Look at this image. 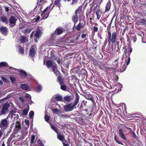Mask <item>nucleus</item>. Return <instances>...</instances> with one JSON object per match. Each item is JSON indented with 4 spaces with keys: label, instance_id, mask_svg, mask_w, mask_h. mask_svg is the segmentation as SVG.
I'll list each match as a JSON object with an SVG mask.
<instances>
[{
    "label": "nucleus",
    "instance_id": "nucleus-21",
    "mask_svg": "<svg viewBox=\"0 0 146 146\" xmlns=\"http://www.w3.org/2000/svg\"><path fill=\"white\" fill-rule=\"evenodd\" d=\"M98 66L100 69L102 70L106 69L109 68L105 64L102 63L99 64Z\"/></svg>",
    "mask_w": 146,
    "mask_h": 146
},
{
    "label": "nucleus",
    "instance_id": "nucleus-59",
    "mask_svg": "<svg viewBox=\"0 0 146 146\" xmlns=\"http://www.w3.org/2000/svg\"><path fill=\"white\" fill-rule=\"evenodd\" d=\"M34 31H33L31 33V35H30V38H32L33 37V36L34 35Z\"/></svg>",
    "mask_w": 146,
    "mask_h": 146
},
{
    "label": "nucleus",
    "instance_id": "nucleus-7",
    "mask_svg": "<svg viewBox=\"0 0 146 146\" xmlns=\"http://www.w3.org/2000/svg\"><path fill=\"white\" fill-rule=\"evenodd\" d=\"M21 128V123L18 121H17L15 125V127L13 133L14 134L17 133L20 130Z\"/></svg>",
    "mask_w": 146,
    "mask_h": 146
},
{
    "label": "nucleus",
    "instance_id": "nucleus-22",
    "mask_svg": "<svg viewBox=\"0 0 146 146\" xmlns=\"http://www.w3.org/2000/svg\"><path fill=\"white\" fill-rule=\"evenodd\" d=\"M46 66L48 68H50V67L52 68V67L54 65H53L52 62L50 60H48L46 62Z\"/></svg>",
    "mask_w": 146,
    "mask_h": 146
},
{
    "label": "nucleus",
    "instance_id": "nucleus-58",
    "mask_svg": "<svg viewBox=\"0 0 146 146\" xmlns=\"http://www.w3.org/2000/svg\"><path fill=\"white\" fill-rule=\"evenodd\" d=\"M115 43L117 45V47L118 48V49H119V41H115Z\"/></svg>",
    "mask_w": 146,
    "mask_h": 146
},
{
    "label": "nucleus",
    "instance_id": "nucleus-28",
    "mask_svg": "<svg viewBox=\"0 0 146 146\" xmlns=\"http://www.w3.org/2000/svg\"><path fill=\"white\" fill-rule=\"evenodd\" d=\"M52 69L54 74L56 75H57L58 73H59V72L57 70V66L56 64H55V65L53 66L52 67Z\"/></svg>",
    "mask_w": 146,
    "mask_h": 146
},
{
    "label": "nucleus",
    "instance_id": "nucleus-5",
    "mask_svg": "<svg viewBox=\"0 0 146 146\" xmlns=\"http://www.w3.org/2000/svg\"><path fill=\"white\" fill-rule=\"evenodd\" d=\"M80 35V32H78L76 37L73 38H68L66 40L67 42L68 43H74L76 42V40L78 39Z\"/></svg>",
    "mask_w": 146,
    "mask_h": 146
},
{
    "label": "nucleus",
    "instance_id": "nucleus-51",
    "mask_svg": "<svg viewBox=\"0 0 146 146\" xmlns=\"http://www.w3.org/2000/svg\"><path fill=\"white\" fill-rule=\"evenodd\" d=\"M78 2V0H72V2L71 3V5H75Z\"/></svg>",
    "mask_w": 146,
    "mask_h": 146
},
{
    "label": "nucleus",
    "instance_id": "nucleus-48",
    "mask_svg": "<svg viewBox=\"0 0 146 146\" xmlns=\"http://www.w3.org/2000/svg\"><path fill=\"white\" fill-rule=\"evenodd\" d=\"M93 30L94 32H97L98 31V28L97 27L94 26L93 27Z\"/></svg>",
    "mask_w": 146,
    "mask_h": 146
},
{
    "label": "nucleus",
    "instance_id": "nucleus-38",
    "mask_svg": "<svg viewBox=\"0 0 146 146\" xmlns=\"http://www.w3.org/2000/svg\"><path fill=\"white\" fill-rule=\"evenodd\" d=\"M56 56L54 54L53 51H51L50 52V58L51 59H54L55 58Z\"/></svg>",
    "mask_w": 146,
    "mask_h": 146
},
{
    "label": "nucleus",
    "instance_id": "nucleus-8",
    "mask_svg": "<svg viewBox=\"0 0 146 146\" xmlns=\"http://www.w3.org/2000/svg\"><path fill=\"white\" fill-rule=\"evenodd\" d=\"M6 119L7 118L1 120L0 122V127L1 128L5 129L8 125V121Z\"/></svg>",
    "mask_w": 146,
    "mask_h": 146
},
{
    "label": "nucleus",
    "instance_id": "nucleus-62",
    "mask_svg": "<svg viewBox=\"0 0 146 146\" xmlns=\"http://www.w3.org/2000/svg\"><path fill=\"white\" fill-rule=\"evenodd\" d=\"M125 31H126V28H125V29H124L123 30V31H122V35L123 36L124 35Z\"/></svg>",
    "mask_w": 146,
    "mask_h": 146
},
{
    "label": "nucleus",
    "instance_id": "nucleus-53",
    "mask_svg": "<svg viewBox=\"0 0 146 146\" xmlns=\"http://www.w3.org/2000/svg\"><path fill=\"white\" fill-rule=\"evenodd\" d=\"M51 127L52 129L54 130L57 133V128L55 126H52Z\"/></svg>",
    "mask_w": 146,
    "mask_h": 146
},
{
    "label": "nucleus",
    "instance_id": "nucleus-15",
    "mask_svg": "<svg viewBox=\"0 0 146 146\" xmlns=\"http://www.w3.org/2000/svg\"><path fill=\"white\" fill-rule=\"evenodd\" d=\"M63 99L64 102H69L71 101L72 98L71 96L67 95L64 96Z\"/></svg>",
    "mask_w": 146,
    "mask_h": 146
},
{
    "label": "nucleus",
    "instance_id": "nucleus-61",
    "mask_svg": "<svg viewBox=\"0 0 146 146\" xmlns=\"http://www.w3.org/2000/svg\"><path fill=\"white\" fill-rule=\"evenodd\" d=\"M25 122L26 124L27 125H29V121L28 120H25Z\"/></svg>",
    "mask_w": 146,
    "mask_h": 146
},
{
    "label": "nucleus",
    "instance_id": "nucleus-33",
    "mask_svg": "<svg viewBox=\"0 0 146 146\" xmlns=\"http://www.w3.org/2000/svg\"><path fill=\"white\" fill-rule=\"evenodd\" d=\"M19 48V52L21 54H23L24 53V48L21 45L18 46Z\"/></svg>",
    "mask_w": 146,
    "mask_h": 146
},
{
    "label": "nucleus",
    "instance_id": "nucleus-6",
    "mask_svg": "<svg viewBox=\"0 0 146 146\" xmlns=\"http://www.w3.org/2000/svg\"><path fill=\"white\" fill-rule=\"evenodd\" d=\"M17 20V19H16L15 17L13 16L10 17L9 21V25L11 27H14L16 25V21Z\"/></svg>",
    "mask_w": 146,
    "mask_h": 146
},
{
    "label": "nucleus",
    "instance_id": "nucleus-60",
    "mask_svg": "<svg viewBox=\"0 0 146 146\" xmlns=\"http://www.w3.org/2000/svg\"><path fill=\"white\" fill-rule=\"evenodd\" d=\"M86 36V35L85 34H83L81 35V37L82 38H84Z\"/></svg>",
    "mask_w": 146,
    "mask_h": 146
},
{
    "label": "nucleus",
    "instance_id": "nucleus-3",
    "mask_svg": "<svg viewBox=\"0 0 146 146\" xmlns=\"http://www.w3.org/2000/svg\"><path fill=\"white\" fill-rule=\"evenodd\" d=\"M117 29L113 32L112 34L110 30L108 31L107 38L109 44L110 45L111 43H113L115 42L117 39Z\"/></svg>",
    "mask_w": 146,
    "mask_h": 146
},
{
    "label": "nucleus",
    "instance_id": "nucleus-39",
    "mask_svg": "<svg viewBox=\"0 0 146 146\" xmlns=\"http://www.w3.org/2000/svg\"><path fill=\"white\" fill-rule=\"evenodd\" d=\"M57 137L58 139L61 141H62L64 139V136H63L61 134L58 135Z\"/></svg>",
    "mask_w": 146,
    "mask_h": 146
},
{
    "label": "nucleus",
    "instance_id": "nucleus-52",
    "mask_svg": "<svg viewBox=\"0 0 146 146\" xmlns=\"http://www.w3.org/2000/svg\"><path fill=\"white\" fill-rule=\"evenodd\" d=\"M132 136L135 139H137V136H136V135L135 133L134 132H132Z\"/></svg>",
    "mask_w": 146,
    "mask_h": 146
},
{
    "label": "nucleus",
    "instance_id": "nucleus-41",
    "mask_svg": "<svg viewBox=\"0 0 146 146\" xmlns=\"http://www.w3.org/2000/svg\"><path fill=\"white\" fill-rule=\"evenodd\" d=\"M114 139L115 140L116 142L118 144H119L123 145V144L122 143L120 142L117 139V136L116 135H115L114 136Z\"/></svg>",
    "mask_w": 146,
    "mask_h": 146
},
{
    "label": "nucleus",
    "instance_id": "nucleus-19",
    "mask_svg": "<svg viewBox=\"0 0 146 146\" xmlns=\"http://www.w3.org/2000/svg\"><path fill=\"white\" fill-rule=\"evenodd\" d=\"M137 24L139 25H144L146 24V19H141L137 22Z\"/></svg>",
    "mask_w": 146,
    "mask_h": 146
},
{
    "label": "nucleus",
    "instance_id": "nucleus-27",
    "mask_svg": "<svg viewBox=\"0 0 146 146\" xmlns=\"http://www.w3.org/2000/svg\"><path fill=\"white\" fill-rule=\"evenodd\" d=\"M55 98L56 99V100L57 101L62 102L63 101V98L62 97V96H61L60 95L58 94H56V95Z\"/></svg>",
    "mask_w": 146,
    "mask_h": 146
},
{
    "label": "nucleus",
    "instance_id": "nucleus-44",
    "mask_svg": "<svg viewBox=\"0 0 146 146\" xmlns=\"http://www.w3.org/2000/svg\"><path fill=\"white\" fill-rule=\"evenodd\" d=\"M11 80V82L13 84H14L16 80L15 78L11 76L9 77Z\"/></svg>",
    "mask_w": 146,
    "mask_h": 146
},
{
    "label": "nucleus",
    "instance_id": "nucleus-23",
    "mask_svg": "<svg viewBox=\"0 0 146 146\" xmlns=\"http://www.w3.org/2000/svg\"><path fill=\"white\" fill-rule=\"evenodd\" d=\"M5 66L9 67L10 69H14L13 68L9 67L8 66V64L7 63L5 62H1L0 63V67H4Z\"/></svg>",
    "mask_w": 146,
    "mask_h": 146
},
{
    "label": "nucleus",
    "instance_id": "nucleus-29",
    "mask_svg": "<svg viewBox=\"0 0 146 146\" xmlns=\"http://www.w3.org/2000/svg\"><path fill=\"white\" fill-rule=\"evenodd\" d=\"M20 88L24 90H27L29 88V87L27 85L22 84L20 86Z\"/></svg>",
    "mask_w": 146,
    "mask_h": 146
},
{
    "label": "nucleus",
    "instance_id": "nucleus-45",
    "mask_svg": "<svg viewBox=\"0 0 146 146\" xmlns=\"http://www.w3.org/2000/svg\"><path fill=\"white\" fill-rule=\"evenodd\" d=\"M29 110V109H24L23 111V114L25 115H27Z\"/></svg>",
    "mask_w": 146,
    "mask_h": 146
},
{
    "label": "nucleus",
    "instance_id": "nucleus-25",
    "mask_svg": "<svg viewBox=\"0 0 146 146\" xmlns=\"http://www.w3.org/2000/svg\"><path fill=\"white\" fill-rule=\"evenodd\" d=\"M33 29L32 28H28L23 30L22 31L23 33L26 35L30 33L32 31Z\"/></svg>",
    "mask_w": 146,
    "mask_h": 146
},
{
    "label": "nucleus",
    "instance_id": "nucleus-16",
    "mask_svg": "<svg viewBox=\"0 0 146 146\" xmlns=\"http://www.w3.org/2000/svg\"><path fill=\"white\" fill-rule=\"evenodd\" d=\"M58 81L60 84H64V80L63 77L59 75L57 77Z\"/></svg>",
    "mask_w": 146,
    "mask_h": 146
},
{
    "label": "nucleus",
    "instance_id": "nucleus-2",
    "mask_svg": "<svg viewBox=\"0 0 146 146\" xmlns=\"http://www.w3.org/2000/svg\"><path fill=\"white\" fill-rule=\"evenodd\" d=\"M80 97L78 93H76V98L74 103H71L69 104L66 105L64 106V109L66 112H69L72 111L76 105L79 102Z\"/></svg>",
    "mask_w": 146,
    "mask_h": 146
},
{
    "label": "nucleus",
    "instance_id": "nucleus-49",
    "mask_svg": "<svg viewBox=\"0 0 146 146\" xmlns=\"http://www.w3.org/2000/svg\"><path fill=\"white\" fill-rule=\"evenodd\" d=\"M25 97L27 99H31V96L28 94H25Z\"/></svg>",
    "mask_w": 146,
    "mask_h": 146
},
{
    "label": "nucleus",
    "instance_id": "nucleus-36",
    "mask_svg": "<svg viewBox=\"0 0 146 146\" xmlns=\"http://www.w3.org/2000/svg\"><path fill=\"white\" fill-rule=\"evenodd\" d=\"M84 25H83L80 22L78 24L76 27V29L78 31H80L81 29L83 28L84 27Z\"/></svg>",
    "mask_w": 146,
    "mask_h": 146
},
{
    "label": "nucleus",
    "instance_id": "nucleus-54",
    "mask_svg": "<svg viewBox=\"0 0 146 146\" xmlns=\"http://www.w3.org/2000/svg\"><path fill=\"white\" fill-rule=\"evenodd\" d=\"M19 99L20 101L22 102H24V100L22 97H19Z\"/></svg>",
    "mask_w": 146,
    "mask_h": 146
},
{
    "label": "nucleus",
    "instance_id": "nucleus-50",
    "mask_svg": "<svg viewBox=\"0 0 146 146\" xmlns=\"http://www.w3.org/2000/svg\"><path fill=\"white\" fill-rule=\"evenodd\" d=\"M17 112V110L15 109H14L13 110H11L10 111V113L11 114H13Z\"/></svg>",
    "mask_w": 146,
    "mask_h": 146
},
{
    "label": "nucleus",
    "instance_id": "nucleus-30",
    "mask_svg": "<svg viewBox=\"0 0 146 146\" xmlns=\"http://www.w3.org/2000/svg\"><path fill=\"white\" fill-rule=\"evenodd\" d=\"M82 9V6H79L75 11V14L77 15L80 14L81 12Z\"/></svg>",
    "mask_w": 146,
    "mask_h": 146
},
{
    "label": "nucleus",
    "instance_id": "nucleus-31",
    "mask_svg": "<svg viewBox=\"0 0 146 146\" xmlns=\"http://www.w3.org/2000/svg\"><path fill=\"white\" fill-rule=\"evenodd\" d=\"M138 6H139V9L141 10H142L146 8V4L145 3H140Z\"/></svg>",
    "mask_w": 146,
    "mask_h": 146
},
{
    "label": "nucleus",
    "instance_id": "nucleus-14",
    "mask_svg": "<svg viewBox=\"0 0 146 146\" xmlns=\"http://www.w3.org/2000/svg\"><path fill=\"white\" fill-rule=\"evenodd\" d=\"M19 41L22 43H24L28 41V39L25 36H21L19 38Z\"/></svg>",
    "mask_w": 146,
    "mask_h": 146
},
{
    "label": "nucleus",
    "instance_id": "nucleus-57",
    "mask_svg": "<svg viewBox=\"0 0 146 146\" xmlns=\"http://www.w3.org/2000/svg\"><path fill=\"white\" fill-rule=\"evenodd\" d=\"M26 26L24 25H22L21 26H20L19 29H23L25 28L26 27Z\"/></svg>",
    "mask_w": 146,
    "mask_h": 146
},
{
    "label": "nucleus",
    "instance_id": "nucleus-37",
    "mask_svg": "<svg viewBox=\"0 0 146 146\" xmlns=\"http://www.w3.org/2000/svg\"><path fill=\"white\" fill-rule=\"evenodd\" d=\"M83 140L84 141V146H93L92 144V143H89L88 141H87L84 139H83Z\"/></svg>",
    "mask_w": 146,
    "mask_h": 146
},
{
    "label": "nucleus",
    "instance_id": "nucleus-10",
    "mask_svg": "<svg viewBox=\"0 0 146 146\" xmlns=\"http://www.w3.org/2000/svg\"><path fill=\"white\" fill-rule=\"evenodd\" d=\"M35 46H31L29 52V55L32 58L33 57L35 56V54L36 52L35 49L34 48Z\"/></svg>",
    "mask_w": 146,
    "mask_h": 146
},
{
    "label": "nucleus",
    "instance_id": "nucleus-26",
    "mask_svg": "<svg viewBox=\"0 0 146 146\" xmlns=\"http://www.w3.org/2000/svg\"><path fill=\"white\" fill-rule=\"evenodd\" d=\"M60 89L64 91H68V88L67 86L64 83V84H60Z\"/></svg>",
    "mask_w": 146,
    "mask_h": 146
},
{
    "label": "nucleus",
    "instance_id": "nucleus-24",
    "mask_svg": "<svg viewBox=\"0 0 146 146\" xmlns=\"http://www.w3.org/2000/svg\"><path fill=\"white\" fill-rule=\"evenodd\" d=\"M19 74L20 76L22 77H25L27 76V73L25 71L23 70H21L19 72Z\"/></svg>",
    "mask_w": 146,
    "mask_h": 146
},
{
    "label": "nucleus",
    "instance_id": "nucleus-46",
    "mask_svg": "<svg viewBox=\"0 0 146 146\" xmlns=\"http://www.w3.org/2000/svg\"><path fill=\"white\" fill-rule=\"evenodd\" d=\"M50 117L49 116L47 115H45L44 116V119L45 121L47 122L49 121L50 119Z\"/></svg>",
    "mask_w": 146,
    "mask_h": 146
},
{
    "label": "nucleus",
    "instance_id": "nucleus-11",
    "mask_svg": "<svg viewBox=\"0 0 146 146\" xmlns=\"http://www.w3.org/2000/svg\"><path fill=\"white\" fill-rule=\"evenodd\" d=\"M64 29L62 28H58L56 29L54 32L52 34V36H54L55 35H59L62 33L64 32Z\"/></svg>",
    "mask_w": 146,
    "mask_h": 146
},
{
    "label": "nucleus",
    "instance_id": "nucleus-35",
    "mask_svg": "<svg viewBox=\"0 0 146 146\" xmlns=\"http://www.w3.org/2000/svg\"><path fill=\"white\" fill-rule=\"evenodd\" d=\"M92 60L93 62V64L95 66H98L99 65V61H98L97 60L95 59L93 57Z\"/></svg>",
    "mask_w": 146,
    "mask_h": 146
},
{
    "label": "nucleus",
    "instance_id": "nucleus-9",
    "mask_svg": "<svg viewBox=\"0 0 146 146\" xmlns=\"http://www.w3.org/2000/svg\"><path fill=\"white\" fill-rule=\"evenodd\" d=\"M36 33L35 35V40L36 42H38L37 38H39L41 36L42 32L40 29H38L35 31Z\"/></svg>",
    "mask_w": 146,
    "mask_h": 146
},
{
    "label": "nucleus",
    "instance_id": "nucleus-32",
    "mask_svg": "<svg viewBox=\"0 0 146 146\" xmlns=\"http://www.w3.org/2000/svg\"><path fill=\"white\" fill-rule=\"evenodd\" d=\"M96 14L97 16V19L99 20L101 17V13L100 12V10L99 9H98L96 12Z\"/></svg>",
    "mask_w": 146,
    "mask_h": 146
},
{
    "label": "nucleus",
    "instance_id": "nucleus-20",
    "mask_svg": "<svg viewBox=\"0 0 146 146\" xmlns=\"http://www.w3.org/2000/svg\"><path fill=\"white\" fill-rule=\"evenodd\" d=\"M86 105L85 102L84 101H82L81 104L79 103L78 104V107L79 109H82L86 107Z\"/></svg>",
    "mask_w": 146,
    "mask_h": 146
},
{
    "label": "nucleus",
    "instance_id": "nucleus-4",
    "mask_svg": "<svg viewBox=\"0 0 146 146\" xmlns=\"http://www.w3.org/2000/svg\"><path fill=\"white\" fill-rule=\"evenodd\" d=\"M9 105L8 103H5L2 106L1 110L0 112V116L5 114L7 113L9 111L8 108Z\"/></svg>",
    "mask_w": 146,
    "mask_h": 146
},
{
    "label": "nucleus",
    "instance_id": "nucleus-63",
    "mask_svg": "<svg viewBox=\"0 0 146 146\" xmlns=\"http://www.w3.org/2000/svg\"><path fill=\"white\" fill-rule=\"evenodd\" d=\"M134 13L135 14H140L139 12L137 11H134Z\"/></svg>",
    "mask_w": 146,
    "mask_h": 146
},
{
    "label": "nucleus",
    "instance_id": "nucleus-43",
    "mask_svg": "<svg viewBox=\"0 0 146 146\" xmlns=\"http://www.w3.org/2000/svg\"><path fill=\"white\" fill-rule=\"evenodd\" d=\"M34 114V113L33 111H31L30 112L29 115L31 119H33Z\"/></svg>",
    "mask_w": 146,
    "mask_h": 146
},
{
    "label": "nucleus",
    "instance_id": "nucleus-47",
    "mask_svg": "<svg viewBox=\"0 0 146 146\" xmlns=\"http://www.w3.org/2000/svg\"><path fill=\"white\" fill-rule=\"evenodd\" d=\"M42 89V87L40 85H38L37 86L36 91L37 92H39Z\"/></svg>",
    "mask_w": 146,
    "mask_h": 146
},
{
    "label": "nucleus",
    "instance_id": "nucleus-40",
    "mask_svg": "<svg viewBox=\"0 0 146 146\" xmlns=\"http://www.w3.org/2000/svg\"><path fill=\"white\" fill-rule=\"evenodd\" d=\"M35 136L34 135H32V136L31 137V141H30V144H33L34 142V140L35 139Z\"/></svg>",
    "mask_w": 146,
    "mask_h": 146
},
{
    "label": "nucleus",
    "instance_id": "nucleus-17",
    "mask_svg": "<svg viewBox=\"0 0 146 146\" xmlns=\"http://www.w3.org/2000/svg\"><path fill=\"white\" fill-rule=\"evenodd\" d=\"M111 3L110 1H109L106 4L105 7V11L104 13L108 12L110 9Z\"/></svg>",
    "mask_w": 146,
    "mask_h": 146
},
{
    "label": "nucleus",
    "instance_id": "nucleus-1",
    "mask_svg": "<svg viewBox=\"0 0 146 146\" xmlns=\"http://www.w3.org/2000/svg\"><path fill=\"white\" fill-rule=\"evenodd\" d=\"M61 1V0H55L51 8L52 4L47 7L41 14V16L42 17L43 19H45L47 18L49 15V13L55 6L60 9V7L62 6Z\"/></svg>",
    "mask_w": 146,
    "mask_h": 146
},
{
    "label": "nucleus",
    "instance_id": "nucleus-64",
    "mask_svg": "<svg viewBox=\"0 0 146 146\" xmlns=\"http://www.w3.org/2000/svg\"><path fill=\"white\" fill-rule=\"evenodd\" d=\"M127 48H125L124 51V53L125 54H127Z\"/></svg>",
    "mask_w": 146,
    "mask_h": 146
},
{
    "label": "nucleus",
    "instance_id": "nucleus-13",
    "mask_svg": "<svg viewBox=\"0 0 146 146\" xmlns=\"http://www.w3.org/2000/svg\"><path fill=\"white\" fill-rule=\"evenodd\" d=\"M0 31L2 34L6 35L8 32V29L6 27L2 26L0 28Z\"/></svg>",
    "mask_w": 146,
    "mask_h": 146
},
{
    "label": "nucleus",
    "instance_id": "nucleus-42",
    "mask_svg": "<svg viewBox=\"0 0 146 146\" xmlns=\"http://www.w3.org/2000/svg\"><path fill=\"white\" fill-rule=\"evenodd\" d=\"M84 97L87 99L90 100H92V96L91 95L88 96L87 94H86L84 95Z\"/></svg>",
    "mask_w": 146,
    "mask_h": 146
},
{
    "label": "nucleus",
    "instance_id": "nucleus-18",
    "mask_svg": "<svg viewBox=\"0 0 146 146\" xmlns=\"http://www.w3.org/2000/svg\"><path fill=\"white\" fill-rule=\"evenodd\" d=\"M0 20L2 22L5 23L6 24H8V20L6 17L4 16H1V17Z\"/></svg>",
    "mask_w": 146,
    "mask_h": 146
},
{
    "label": "nucleus",
    "instance_id": "nucleus-34",
    "mask_svg": "<svg viewBox=\"0 0 146 146\" xmlns=\"http://www.w3.org/2000/svg\"><path fill=\"white\" fill-rule=\"evenodd\" d=\"M78 19V17L77 15L75 14V15L73 16L72 17V20L73 22L74 23V24L76 23Z\"/></svg>",
    "mask_w": 146,
    "mask_h": 146
},
{
    "label": "nucleus",
    "instance_id": "nucleus-56",
    "mask_svg": "<svg viewBox=\"0 0 146 146\" xmlns=\"http://www.w3.org/2000/svg\"><path fill=\"white\" fill-rule=\"evenodd\" d=\"M58 109L57 108L54 109L52 110V111L53 113H56L58 112Z\"/></svg>",
    "mask_w": 146,
    "mask_h": 146
},
{
    "label": "nucleus",
    "instance_id": "nucleus-55",
    "mask_svg": "<svg viewBox=\"0 0 146 146\" xmlns=\"http://www.w3.org/2000/svg\"><path fill=\"white\" fill-rule=\"evenodd\" d=\"M2 80L3 81H5L6 82H7L8 81V80L6 79V78L5 77H3L2 78Z\"/></svg>",
    "mask_w": 146,
    "mask_h": 146
},
{
    "label": "nucleus",
    "instance_id": "nucleus-12",
    "mask_svg": "<svg viewBox=\"0 0 146 146\" xmlns=\"http://www.w3.org/2000/svg\"><path fill=\"white\" fill-rule=\"evenodd\" d=\"M118 133L119 136L123 140L126 141H127L126 137L125 136V135L124 134L122 129H119Z\"/></svg>",
    "mask_w": 146,
    "mask_h": 146
}]
</instances>
